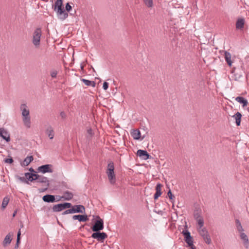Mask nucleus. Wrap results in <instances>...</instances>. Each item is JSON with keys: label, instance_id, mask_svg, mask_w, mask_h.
<instances>
[{"label": "nucleus", "instance_id": "obj_1", "mask_svg": "<svg viewBox=\"0 0 249 249\" xmlns=\"http://www.w3.org/2000/svg\"><path fill=\"white\" fill-rule=\"evenodd\" d=\"M20 110L21 112L22 119L24 125L27 128L31 127V116L28 107L25 104H22L20 106Z\"/></svg>", "mask_w": 249, "mask_h": 249}, {"label": "nucleus", "instance_id": "obj_2", "mask_svg": "<svg viewBox=\"0 0 249 249\" xmlns=\"http://www.w3.org/2000/svg\"><path fill=\"white\" fill-rule=\"evenodd\" d=\"M235 225L238 232L239 233L240 237L242 240V243L245 248L249 247V239L248 236L244 233V229L241 225L240 221L238 219L235 220Z\"/></svg>", "mask_w": 249, "mask_h": 249}, {"label": "nucleus", "instance_id": "obj_3", "mask_svg": "<svg viewBox=\"0 0 249 249\" xmlns=\"http://www.w3.org/2000/svg\"><path fill=\"white\" fill-rule=\"evenodd\" d=\"M42 31L40 28H36L33 32L32 42L36 48H38L40 45Z\"/></svg>", "mask_w": 249, "mask_h": 249}, {"label": "nucleus", "instance_id": "obj_4", "mask_svg": "<svg viewBox=\"0 0 249 249\" xmlns=\"http://www.w3.org/2000/svg\"><path fill=\"white\" fill-rule=\"evenodd\" d=\"M114 170V164L112 162H110L107 165L106 173L111 184H114L116 181V177Z\"/></svg>", "mask_w": 249, "mask_h": 249}, {"label": "nucleus", "instance_id": "obj_5", "mask_svg": "<svg viewBox=\"0 0 249 249\" xmlns=\"http://www.w3.org/2000/svg\"><path fill=\"white\" fill-rule=\"evenodd\" d=\"M197 231L199 235L202 237L204 242L207 244H210L212 242L210 234L206 228L197 229Z\"/></svg>", "mask_w": 249, "mask_h": 249}, {"label": "nucleus", "instance_id": "obj_6", "mask_svg": "<svg viewBox=\"0 0 249 249\" xmlns=\"http://www.w3.org/2000/svg\"><path fill=\"white\" fill-rule=\"evenodd\" d=\"M104 221L99 216H97L94 224L92 227V230L93 231H98L104 229Z\"/></svg>", "mask_w": 249, "mask_h": 249}, {"label": "nucleus", "instance_id": "obj_7", "mask_svg": "<svg viewBox=\"0 0 249 249\" xmlns=\"http://www.w3.org/2000/svg\"><path fill=\"white\" fill-rule=\"evenodd\" d=\"M187 225H185L186 229L183 230L182 231V234L184 237V240L185 242L188 246H193V239L191 236L190 232L187 230Z\"/></svg>", "mask_w": 249, "mask_h": 249}, {"label": "nucleus", "instance_id": "obj_8", "mask_svg": "<svg viewBox=\"0 0 249 249\" xmlns=\"http://www.w3.org/2000/svg\"><path fill=\"white\" fill-rule=\"evenodd\" d=\"M52 165L51 164H46L40 166L38 167V172L45 174L46 173H53V170L52 168Z\"/></svg>", "mask_w": 249, "mask_h": 249}, {"label": "nucleus", "instance_id": "obj_9", "mask_svg": "<svg viewBox=\"0 0 249 249\" xmlns=\"http://www.w3.org/2000/svg\"><path fill=\"white\" fill-rule=\"evenodd\" d=\"M107 234L105 232L95 231L91 235V237L96 239L98 241H103L107 237Z\"/></svg>", "mask_w": 249, "mask_h": 249}, {"label": "nucleus", "instance_id": "obj_10", "mask_svg": "<svg viewBox=\"0 0 249 249\" xmlns=\"http://www.w3.org/2000/svg\"><path fill=\"white\" fill-rule=\"evenodd\" d=\"M55 12L58 18L61 20H65L68 17V13L65 11L63 8L61 10H59L58 11H56Z\"/></svg>", "mask_w": 249, "mask_h": 249}, {"label": "nucleus", "instance_id": "obj_11", "mask_svg": "<svg viewBox=\"0 0 249 249\" xmlns=\"http://www.w3.org/2000/svg\"><path fill=\"white\" fill-rule=\"evenodd\" d=\"M0 136L7 142L10 141V135L8 132L3 128H0Z\"/></svg>", "mask_w": 249, "mask_h": 249}, {"label": "nucleus", "instance_id": "obj_12", "mask_svg": "<svg viewBox=\"0 0 249 249\" xmlns=\"http://www.w3.org/2000/svg\"><path fill=\"white\" fill-rule=\"evenodd\" d=\"M73 213H84L85 212V207L82 205H76L71 207Z\"/></svg>", "mask_w": 249, "mask_h": 249}, {"label": "nucleus", "instance_id": "obj_13", "mask_svg": "<svg viewBox=\"0 0 249 249\" xmlns=\"http://www.w3.org/2000/svg\"><path fill=\"white\" fill-rule=\"evenodd\" d=\"M137 155L144 160H146L149 158V155L145 150H138L137 152Z\"/></svg>", "mask_w": 249, "mask_h": 249}, {"label": "nucleus", "instance_id": "obj_14", "mask_svg": "<svg viewBox=\"0 0 249 249\" xmlns=\"http://www.w3.org/2000/svg\"><path fill=\"white\" fill-rule=\"evenodd\" d=\"M13 235V234L12 233H9L6 235L2 243L3 247H6L11 243Z\"/></svg>", "mask_w": 249, "mask_h": 249}, {"label": "nucleus", "instance_id": "obj_15", "mask_svg": "<svg viewBox=\"0 0 249 249\" xmlns=\"http://www.w3.org/2000/svg\"><path fill=\"white\" fill-rule=\"evenodd\" d=\"M73 220H78L80 222H86L89 220L88 215L86 214L83 215H74L72 216Z\"/></svg>", "mask_w": 249, "mask_h": 249}, {"label": "nucleus", "instance_id": "obj_16", "mask_svg": "<svg viewBox=\"0 0 249 249\" xmlns=\"http://www.w3.org/2000/svg\"><path fill=\"white\" fill-rule=\"evenodd\" d=\"M46 134L49 137L50 139H53L54 136L53 128L51 126H49L46 130Z\"/></svg>", "mask_w": 249, "mask_h": 249}, {"label": "nucleus", "instance_id": "obj_17", "mask_svg": "<svg viewBox=\"0 0 249 249\" xmlns=\"http://www.w3.org/2000/svg\"><path fill=\"white\" fill-rule=\"evenodd\" d=\"M62 5V0H56L53 7L54 11L55 12L63 9Z\"/></svg>", "mask_w": 249, "mask_h": 249}, {"label": "nucleus", "instance_id": "obj_18", "mask_svg": "<svg viewBox=\"0 0 249 249\" xmlns=\"http://www.w3.org/2000/svg\"><path fill=\"white\" fill-rule=\"evenodd\" d=\"M42 199L46 202H53L55 201V197L53 195H47L43 196Z\"/></svg>", "mask_w": 249, "mask_h": 249}, {"label": "nucleus", "instance_id": "obj_19", "mask_svg": "<svg viewBox=\"0 0 249 249\" xmlns=\"http://www.w3.org/2000/svg\"><path fill=\"white\" fill-rule=\"evenodd\" d=\"M245 24V20L244 18H239L236 23V28L237 29H242L244 28Z\"/></svg>", "mask_w": 249, "mask_h": 249}, {"label": "nucleus", "instance_id": "obj_20", "mask_svg": "<svg viewBox=\"0 0 249 249\" xmlns=\"http://www.w3.org/2000/svg\"><path fill=\"white\" fill-rule=\"evenodd\" d=\"M131 135L135 140H139L141 138V132L138 129L133 130L131 133Z\"/></svg>", "mask_w": 249, "mask_h": 249}, {"label": "nucleus", "instance_id": "obj_21", "mask_svg": "<svg viewBox=\"0 0 249 249\" xmlns=\"http://www.w3.org/2000/svg\"><path fill=\"white\" fill-rule=\"evenodd\" d=\"M33 157L32 156L27 157L21 163V165L22 166H28L30 162L33 161Z\"/></svg>", "mask_w": 249, "mask_h": 249}, {"label": "nucleus", "instance_id": "obj_22", "mask_svg": "<svg viewBox=\"0 0 249 249\" xmlns=\"http://www.w3.org/2000/svg\"><path fill=\"white\" fill-rule=\"evenodd\" d=\"M161 185L160 183L158 184L156 187V192L154 195V199H157L161 194Z\"/></svg>", "mask_w": 249, "mask_h": 249}, {"label": "nucleus", "instance_id": "obj_23", "mask_svg": "<svg viewBox=\"0 0 249 249\" xmlns=\"http://www.w3.org/2000/svg\"><path fill=\"white\" fill-rule=\"evenodd\" d=\"M73 197V194L69 191H66L64 193L63 195L62 196L61 198L65 200H70Z\"/></svg>", "mask_w": 249, "mask_h": 249}, {"label": "nucleus", "instance_id": "obj_24", "mask_svg": "<svg viewBox=\"0 0 249 249\" xmlns=\"http://www.w3.org/2000/svg\"><path fill=\"white\" fill-rule=\"evenodd\" d=\"M224 57L226 61L229 66H231L232 63V61L231 60V54L230 53L225 51L224 53Z\"/></svg>", "mask_w": 249, "mask_h": 249}, {"label": "nucleus", "instance_id": "obj_25", "mask_svg": "<svg viewBox=\"0 0 249 249\" xmlns=\"http://www.w3.org/2000/svg\"><path fill=\"white\" fill-rule=\"evenodd\" d=\"M235 100L239 103L240 104H241L243 105V107H245L247 106L248 104V100L240 96L237 97L235 98Z\"/></svg>", "mask_w": 249, "mask_h": 249}, {"label": "nucleus", "instance_id": "obj_26", "mask_svg": "<svg viewBox=\"0 0 249 249\" xmlns=\"http://www.w3.org/2000/svg\"><path fill=\"white\" fill-rule=\"evenodd\" d=\"M241 117L242 115L239 112H237L233 116V117L235 120L236 124L238 126L240 125V124Z\"/></svg>", "mask_w": 249, "mask_h": 249}, {"label": "nucleus", "instance_id": "obj_27", "mask_svg": "<svg viewBox=\"0 0 249 249\" xmlns=\"http://www.w3.org/2000/svg\"><path fill=\"white\" fill-rule=\"evenodd\" d=\"M53 212H60L62 211L63 210H64L63 204H58L54 205L53 207Z\"/></svg>", "mask_w": 249, "mask_h": 249}, {"label": "nucleus", "instance_id": "obj_28", "mask_svg": "<svg viewBox=\"0 0 249 249\" xmlns=\"http://www.w3.org/2000/svg\"><path fill=\"white\" fill-rule=\"evenodd\" d=\"M37 182L39 183H46L47 185H49V180L47 178L43 176H39V178L37 179Z\"/></svg>", "mask_w": 249, "mask_h": 249}, {"label": "nucleus", "instance_id": "obj_29", "mask_svg": "<svg viewBox=\"0 0 249 249\" xmlns=\"http://www.w3.org/2000/svg\"><path fill=\"white\" fill-rule=\"evenodd\" d=\"M196 220L197 223V229L204 228L203 227L204 222L202 217H201V218H199L198 219Z\"/></svg>", "mask_w": 249, "mask_h": 249}, {"label": "nucleus", "instance_id": "obj_30", "mask_svg": "<svg viewBox=\"0 0 249 249\" xmlns=\"http://www.w3.org/2000/svg\"><path fill=\"white\" fill-rule=\"evenodd\" d=\"M81 81L86 85V86H91L93 87H95V84L94 82L89 81V80H87L85 79H82Z\"/></svg>", "mask_w": 249, "mask_h": 249}, {"label": "nucleus", "instance_id": "obj_31", "mask_svg": "<svg viewBox=\"0 0 249 249\" xmlns=\"http://www.w3.org/2000/svg\"><path fill=\"white\" fill-rule=\"evenodd\" d=\"M9 201V199L7 197H5L2 201L1 207L3 209H5L7 206Z\"/></svg>", "mask_w": 249, "mask_h": 249}, {"label": "nucleus", "instance_id": "obj_32", "mask_svg": "<svg viewBox=\"0 0 249 249\" xmlns=\"http://www.w3.org/2000/svg\"><path fill=\"white\" fill-rule=\"evenodd\" d=\"M145 5L148 7H152L153 5V0H143Z\"/></svg>", "mask_w": 249, "mask_h": 249}, {"label": "nucleus", "instance_id": "obj_33", "mask_svg": "<svg viewBox=\"0 0 249 249\" xmlns=\"http://www.w3.org/2000/svg\"><path fill=\"white\" fill-rule=\"evenodd\" d=\"M25 176L27 178V181H33L34 180V178L32 177V174L30 173H26L25 174Z\"/></svg>", "mask_w": 249, "mask_h": 249}, {"label": "nucleus", "instance_id": "obj_34", "mask_svg": "<svg viewBox=\"0 0 249 249\" xmlns=\"http://www.w3.org/2000/svg\"><path fill=\"white\" fill-rule=\"evenodd\" d=\"M58 73L56 70L52 69L50 71V75L52 78H56Z\"/></svg>", "mask_w": 249, "mask_h": 249}, {"label": "nucleus", "instance_id": "obj_35", "mask_svg": "<svg viewBox=\"0 0 249 249\" xmlns=\"http://www.w3.org/2000/svg\"><path fill=\"white\" fill-rule=\"evenodd\" d=\"M20 234H21V232H20V230H19L18 232L17 240V243H16V245L15 246V248H18V244L19 243Z\"/></svg>", "mask_w": 249, "mask_h": 249}, {"label": "nucleus", "instance_id": "obj_36", "mask_svg": "<svg viewBox=\"0 0 249 249\" xmlns=\"http://www.w3.org/2000/svg\"><path fill=\"white\" fill-rule=\"evenodd\" d=\"M87 137L88 138H90L93 136L92 130L91 128H89L87 130Z\"/></svg>", "mask_w": 249, "mask_h": 249}, {"label": "nucleus", "instance_id": "obj_37", "mask_svg": "<svg viewBox=\"0 0 249 249\" xmlns=\"http://www.w3.org/2000/svg\"><path fill=\"white\" fill-rule=\"evenodd\" d=\"M63 206L64 207V210L66 208H70L71 207V204L70 203L66 202L64 203H62Z\"/></svg>", "mask_w": 249, "mask_h": 249}, {"label": "nucleus", "instance_id": "obj_38", "mask_svg": "<svg viewBox=\"0 0 249 249\" xmlns=\"http://www.w3.org/2000/svg\"><path fill=\"white\" fill-rule=\"evenodd\" d=\"M18 179H19L20 181L25 183H28V181L26 180V178H25L24 177H18Z\"/></svg>", "mask_w": 249, "mask_h": 249}, {"label": "nucleus", "instance_id": "obj_39", "mask_svg": "<svg viewBox=\"0 0 249 249\" xmlns=\"http://www.w3.org/2000/svg\"><path fill=\"white\" fill-rule=\"evenodd\" d=\"M69 213H73V212H72V208L70 209H68L67 210H66L65 211H64L63 212V214H69Z\"/></svg>", "mask_w": 249, "mask_h": 249}, {"label": "nucleus", "instance_id": "obj_40", "mask_svg": "<svg viewBox=\"0 0 249 249\" xmlns=\"http://www.w3.org/2000/svg\"><path fill=\"white\" fill-rule=\"evenodd\" d=\"M108 87V84L107 82H104L103 83V88L104 90H107Z\"/></svg>", "mask_w": 249, "mask_h": 249}, {"label": "nucleus", "instance_id": "obj_41", "mask_svg": "<svg viewBox=\"0 0 249 249\" xmlns=\"http://www.w3.org/2000/svg\"><path fill=\"white\" fill-rule=\"evenodd\" d=\"M71 9H72L71 6L70 5V4L69 3H67L66 5V9L67 11L69 12L70 11H71Z\"/></svg>", "mask_w": 249, "mask_h": 249}, {"label": "nucleus", "instance_id": "obj_42", "mask_svg": "<svg viewBox=\"0 0 249 249\" xmlns=\"http://www.w3.org/2000/svg\"><path fill=\"white\" fill-rule=\"evenodd\" d=\"M202 216L198 213H196L194 214V217L196 220L198 219L199 218H201Z\"/></svg>", "mask_w": 249, "mask_h": 249}, {"label": "nucleus", "instance_id": "obj_43", "mask_svg": "<svg viewBox=\"0 0 249 249\" xmlns=\"http://www.w3.org/2000/svg\"><path fill=\"white\" fill-rule=\"evenodd\" d=\"M5 162L7 163H12L13 162V160L12 158L6 159L4 160Z\"/></svg>", "mask_w": 249, "mask_h": 249}, {"label": "nucleus", "instance_id": "obj_44", "mask_svg": "<svg viewBox=\"0 0 249 249\" xmlns=\"http://www.w3.org/2000/svg\"><path fill=\"white\" fill-rule=\"evenodd\" d=\"M39 175L38 174H32V177H33V178H34V180H37V179L39 178Z\"/></svg>", "mask_w": 249, "mask_h": 249}, {"label": "nucleus", "instance_id": "obj_45", "mask_svg": "<svg viewBox=\"0 0 249 249\" xmlns=\"http://www.w3.org/2000/svg\"><path fill=\"white\" fill-rule=\"evenodd\" d=\"M167 195L170 199H173V197H174V196H173L170 190H169V192H168Z\"/></svg>", "mask_w": 249, "mask_h": 249}, {"label": "nucleus", "instance_id": "obj_46", "mask_svg": "<svg viewBox=\"0 0 249 249\" xmlns=\"http://www.w3.org/2000/svg\"><path fill=\"white\" fill-rule=\"evenodd\" d=\"M60 115L62 119H65V118H66V113H65L64 112H63V111H62V112H61L60 113Z\"/></svg>", "mask_w": 249, "mask_h": 249}, {"label": "nucleus", "instance_id": "obj_47", "mask_svg": "<svg viewBox=\"0 0 249 249\" xmlns=\"http://www.w3.org/2000/svg\"><path fill=\"white\" fill-rule=\"evenodd\" d=\"M189 247H190L191 249H196V247L194 246V244H193V246H188Z\"/></svg>", "mask_w": 249, "mask_h": 249}, {"label": "nucleus", "instance_id": "obj_48", "mask_svg": "<svg viewBox=\"0 0 249 249\" xmlns=\"http://www.w3.org/2000/svg\"><path fill=\"white\" fill-rule=\"evenodd\" d=\"M29 170H30V171H31V172H34V170L33 168H31L29 169Z\"/></svg>", "mask_w": 249, "mask_h": 249}, {"label": "nucleus", "instance_id": "obj_49", "mask_svg": "<svg viewBox=\"0 0 249 249\" xmlns=\"http://www.w3.org/2000/svg\"><path fill=\"white\" fill-rule=\"evenodd\" d=\"M16 213V212H15L14 213H13V217L15 216Z\"/></svg>", "mask_w": 249, "mask_h": 249}, {"label": "nucleus", "instance_id": "obj_50", "mask_svg": "<svg viewBox=\"0 0 249 249\" xmlns=\"http://www.w3.org/2000/svg\"><path fill=\"white\" fill-rule=\"evenodd\" d=\"M81 69H83V66H81Z\"/></svg>", "mask_w": 249, "mask_h": 249}]
</instances>
